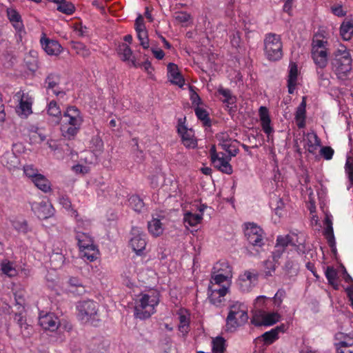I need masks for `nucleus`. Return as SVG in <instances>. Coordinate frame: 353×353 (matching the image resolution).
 Masks as SVG:
<instances>
[{"instance_id":"a878e982","label":"nucleus","mask_w":353,"mask_h":353,"mask_svg":"<svg viewBox=\"0 0 353 353\" xmlns=\"http://www.w3.org/2000/svg\"><path fill=\"white\" fill-rule=\"evenodd\" d=\"M312 58L319 68L323 69L325 68L327 64V49L312 51Z\"/></svg>"},{"instance_id":"dca6fc26","label":"nucleus","mask_w":353,"mask_h":353,"mask_svg":"<svg viewBox=\"0 0 353 353\" xmlns=\"http://www.w3.org/2000/svg\"><path fill=\"white\" fill-rule=\"evenodd\" d=\"M6 14L16 32L19 34L22 32H25L24 25L20 14L13 8H8Z\"/></svg>"},{"instance_id":"f03ea898","label":"nucleus","mask_w":353,"mask_h":353,"mask_svg":"<svg viewBox=\"0 0 353 353\" xmlns=\"http://www.w3.org/2000/svg\"><path fill=\"white\" fill-rule=\"evenodd\" d=\"M77 316L83 323H88L94 327L100 325L101 319L99 314V305L93 300H84L77 303Z\"/></svg>"},{"instance_id":"6e6d98bb","label":"nucleus","mask_w":353,"mask_h":353,"mask_svg":"<svg viewBox=\"0 0 353 353\" xmlns=\"http://www.w3.org/2000/svg\"><path fill=\"white\" fill-rule=\"evenodd\" d=\"M179 330L181 332L188 333L190 327V319L188 316L183 314L179 315Z\"/></svg>"},{"instance_id":"9d476101","label":"nucleus","mask_w":353,"mask_h":353,"mask_svg":"<svg viewBox=\"0 0 353 353\" xmlns=\"http://www.w3.org/2000/svg\"><path fill=\"white\" fill-rule=\"evenodd\" d=\"M130 234V245L137 255H141L147 244L146 234L137 226L132 228Z\"/></svg>"},{"instance_id":"412c9836","label":"nucleus","mask_w":353,"mask_h":353,"mask_svg":"<svg viewBox=\"0 0 353 353\" xmlns=\"http://www.w3.org/2000/svg\"><path fill=\"white\" fill-rule=\"evenodd\" d=\"M46 112L49 117H51L54 123L59 124L61 121L63 114L61 108L55 100L50 101L46 106Z\"/></svg>"},{"instance_id":"6ab92c4d","label":"nucleus","mask_w":353,"mask_h":353,"mask_svg":"<svg viewBox=\"0 0 353 353\" xmlns=\"http://www.w3.org/2000/svg\"><path fill=\"white\" fill-rule=\"evenodd\" d=\"M285 330V325L282 324L276 326V327L270 330V331L264 332L261 339L263 340L265 345H271L279 339V334L284 332Z\"/></svg>"},{"instance_id":"f257e3e1","label":"nucleus","mask_w":353,"mask_h":353,"mask_svg":"<svg viewBox=\"0 0 353 353\" xmlns=\"http://www.w3.org/2000/svg\"><path fill=\"white\" fill-rule=\"evenodd\" d=\"M83 121V116L78 108L68 106L59 123L61 135L65 139L73 140L79 132Z\"/></svg>"},{"instance_id":"0e129e2a","label":"nucleus","mask_w":353,"mask_h":353,"mask_svg":"<svg viewBox=\"0 0 353 353\" xmlns=\"http://www.w3.org/2000/svg\"><path fill=\"white\" fill-rule=\"evenodd\" d=\"M238 285L240 290L242 292H249L251 290L252 288L254 286L251 283L247 281L244 279L239 276L238 279Z\"/></svg>"},{"instance_id":"cd10ccee","label":"nucleus","mask_w":353,"mask_h":353,"mask_svg":"<svg viewBox=\"0 0 353 353\" xmlns=\"http://www.w3.org/2000/svg\"><path fill=\"white\" fill-rule=\"evenodd\" d=\"M32 182L38 189L44 193H48L52 190L50 181L43 174H39Z\"/></svg>"},{"instance_id":"7ed1b4c3","label":"nucleus","mask_w":353,"mask_h":353,"mask_svg":"<svg viewBox=\"0 0 353 353\" xmlns=\"http://www.w3.org/2000/svg\"><path fill=\"white\" fill-rule=\"evenodd\" d=\"M331 64L338 79L343 80L347 77L352 70V58L345 46H342L334 52Z\"/></svg>"},{"instance_id":"09e8293b","label":"nucleus","mask_w":353,"mask_h":353,"mask_svg":"<svg viewBox=\"0 0 353 353\" xmlns=\"http://www.w3.org/2000/svg\"><path fill=\"white\" fill-rule=\"evenodd\" d=\"M270 207L274 211V213L278 216L281 217L283 215L284 203L280 198H276L270 202Z\"/></svg>"},{"instance_id":"4468645a","label":"nucleus","mask_w":353,"mask_h":353,"mask_svg":"<svg viewBox=\"0 0 353 353\" xmlns=\"http://www.w3.org/2000/svg\"><path fill=\"white\" fill-rule=\"evenodd\" d=\"M61 81V77L59 74L49 73L44 81L45 88L47 90H52V92L57 97H63L65 92L63 90H58L57 88Z\"/></svg>"},{"instance_id":"4d7b16f0","label":"nucleus","mask_w":353,"mask_h":353,"mask_svg":"<svg viewBox=\"0 0 353 353\" xmlns=\"http://www.w3.org/2000/svg\"><path fill=\"white\" fill-rule=\"evenodd\" d=\"M59 203L67 210H71L72 215L75 217L78 216V212L72 208V203L67 196H61L59 198Z\"/></svg>"},{"instance_id":"39448f33","label":"nucleus","mask_w":353,"mask_h":353,"mask_svg":"<svg viewBox=\"0 0 353 353\" xmlns=\"http://www.w3.org/2000/svg\"><path fill=\"white\" fill-rule=\"evenodd\" d=\"M159 302L157 295L141 294L135 302L134 316L141 320L148 319L155 312V307Z\"/></svg>"},{"instance_id":"e2e57ef3","label":"nucleus","mask_w":353,"mask_h":353,"mask_svg":"<svg viewBox=\"0 0 353 353\" xmlns=\"http://www.w3.org/2000/svg\"><path fill=\"white\" fill-rule=\"evenodd\" d=\"M219 145L221 147L223 150L228 152L229 154L232 157H235L239 152L238 148L232 146L228 142H223V143L219 144Z\"/></svg>"},{"instance_id":"69168bd1","label":"nucleus","mask_w":353,"mask_h":353,"mask_svg":"<svg viewBox=\"0 0 353 353\" xmlns=\"http://www.w3.org/2000/svg\"><path fill=\"white\" fill-rule=\"evenodd\" d=\"M266 300L267 297L265 296H257L254 302V310H264L263 308Z\"/></svg>"},{"instance_id":"774afa93","label":"nucleus","mask_w":353,"mask_h":353,"mask_svg":"<svg viewBox=\"0 0 353 353\" xmlns=\"http://www.w3.org/2000/svg\"><path fill=\"white\" fill-rule=\"evenodd\" d=\"M327 44V41L322 40V39H314L312 41V51L313 50H326L325 46Z\"/></svg>"},{"instance_id":"f3484780","label":"nucleus","mask_w":353,"mask_h":353,"mask_svg":"<svg viewBox=\"0 0 353 353\" xmlns=\"http://www.w3.org/2000/svg\"><path fill=\"white\" fill-rule=\"evenodd\" d=\"M168 77L172 84L182 88L185 83V79L179 70L177 65L173 63H168L167 66Z\"/></svg>"},{"instance_id":"c756f323","label":"nucleus","mask_w":353,"mask_h":353,"mask_svg":"<svg viewBox=\"0 0 353 353\" xmlns=\"http://www.w3.org/2000/svg\"><path fill=\"white\" fill-rule=\"evenodd\" d=\"M293 241H290L291 246L293 247L295 250L299 254H303L305 251V239L304 236H299L296 233H290V239Z\"/></svg>"},{"instance_id":"c03bdc74","label":"nucleus","mask_w":353,"mask_h":353,"mask_svg":"<svg viewBox=\"0 0 353 353\" xmlns=\"http://www.w3.org/2000/svg\"><path fill=\"white\" fill-rule=\"evenodd\" d=\"M72 48L77 54L83 58L88 57L90 55V50L83 43L73 42L72 43Z\"/></svg>"},{"instance_id":"e433bc0d","label":"nucleus","mask_w":353,"mask_h":353,"mask_svg":"<svg viewBox=\"0 0 353 353\" xmlns=\"http://www.w3.org/2000/svg\"><path fill=\"white\" fill-rule=\"evenodd\" d=\"M203 219V215L199 214H194L190 212H187L184 214L183 221L185 225H188L191 227L197 225Z\"/></svg>"},{"instance_id":"bb28decb","label":"nucleus","mask_w":353,"mask_h":353,"mask_svg":"<svg viewBox=\"0 0 353 353\" xmlns=\"http://www.w3.org/2000/svg\"><path fill=\"white\" fill-rule=\"evenodd\" d=\"M76 239L78 242L79 250L84 248L86 246L94 245L93 239L90 236L88 233L83 232L79 230V227L77 228Z\"/></svg>"},{"instance_id":"603ef678","label":"nucleus","mask_w":353,"mask_h":353,"mask_svg":"<svg viewBox=\"0 0 353 353\" xmlns=\"http://www.w3.org/2000/svg\"><path fill=\"white\" fill-rule=\"evenodd\" d=\"M14 228L20 233L26 234L30 231L29 226L26 220H17L13 221Z\"/></svg>"},{"instance_id":"3c124183","label":"nucleus","mask_w":353,"mask_h":353,"mask_svg":"<svg viewBox=\"0 0 353 353\" xmlns=\"http://www.w3.org/2000/svg\"><path fill=\"white\" fill-rule=\"evenodd\" d=\"M231 276L219 274V273H212V278L210 280L211 285H220L224 282L228 283L229 280L231 279Z\"/></svg>"},{"instance_id":"de8ad7c7","label":"nucleus","mask_w":353,"mask_h":353,"mask_svg":"<svg viewBox=\"0 0 353 353\" xmlns=\"http://www.w3.org/2000/svg\"><path fill=\"white\" fill-rule=\"evenodd\" d=\"M265 321V311L264 310H254L252 317L251 319V323L256 327L263 326V321Z\"/></svg>"},{"instance_id":"5701e85b","label":"nucleus","mask_w":353,"mask_h":353,"mask_svg":"<svg viewBox=\"0 0 353 353\" xmlns=\"http://www.w3.org/2000/svg\"><path fill=\"white\" fill-rule=\"evenodd\" d=\"M290 241H293L290 239V234L282 236H278L276 238V251L274 252V258L279 257L280 255L284 252L285 248L288 246H291Z\"/></svg>"},{"instance_id":"aec40b11","label":"nucleus","mask_w":353,"mask_h":353,"mask_svg":"<svg viewBox=\"0 0 353 353\" xmlns=\"http://www.w3.org/2000/svg\"><path fill=\"white\" fill-rule=\"evenodd\" d=\"M259 113L261 128L266 134L270 135L273 132L274 130L271 126V119L269 115L268 109L265 106H261L259 108Z\"/></svg>"},{"instance_id":"7c9ffc66","label":"nucleus","mask_w":353,"mask_h":353,"mask_svg":"<svg viewBox=\"0 0 353 353\" xmlns=\"http://www.w3.org/2000/svg\"><path fill=\"white\" fill-rule=\"evenodd\" d=\"M306 144L305 147L307 148V151L311 154H314L321 144V141L317 134L314 132L307 133Z\"/></svg>"},{"instance_id":"2f4dec72","label":"nucleus","mask_w":353,"mask_h":353,"mask_svg":"<svg viewBox=\"0 0 353 353\" xmlns=\"http://www.w3.org/2000/svg\"><path fill=\"white\" fill-rule=\"evenodd\" d=\"M340 34L345 41H349L353 36V20L345 19L341 25Z\"/></svg>"},{"instance_id":"79ce46f5","label":"nucleus","mask_w":353,"mask_h":353,"mask_svg":"<svg viewBox=\"0 0 353 353\" xmlns=\"http://www.w3.org/2000/svg\"><path fill=\"white\" fill-rule=\"evenodd\" d=\"M130 206L137 212H142L145 209L143 201L138 195H132L129 199Z\"/></svg>"},{"instance_id":"49530a36","label":"nucleus","mask_w":353,"mask_h":353,"mask_svg":"<svg viewBox=\"0 0 353 353\" xmlns=\"http://www.w3.org/2000/svg\"><path fill=\"white\" fill-rule=\"evenodd\" d=\"M281 319V315L278 312H266L265 311V321L263 326H271Z\"/></svg>"},{"instance_id":"ea45409f","label":"nucleus","mask_w":353,"mask_h":353,"mask_svg":"<svg viewBox=\"0 0 353 353\" xmlns=\"http://www.w3.org/2000/svg\"><path fill=\"white\" fill-rule=\"evenodd\" d=\"M326 228L324 231V235L325 236L327 243L331 248L335 245L334 230L332 228V222L329 219H325Z\"/></svg>"},{"instance_id":"0eeeda50","label":"nucleus","mask_w":353,"mask_h":353,"mask_svg":"<svg viewBox=\"0 0 353 353\" xmlns=\"http://www.w3.org/2000/svg\"><path fill=\"white\" fill-rule=\"evenodd\" d=\"M185 117L178 119L177 132L185 148L194 149L197 147V139L195 137L194 131L185 125Z\"/></svg>"},{"instance_id":"4c0bfd02","label":"nucleus","mask_w":353,"mask_h":353,"mask_svg":"<svg viewBox=\"0 0 353 353\" xmlns=\"http://www.w3.org/2000/svg\"><path fill=\"white\" fill-rule=\"evenodd\" d=\"M212 350L213 353H224L226 350V341L222 336H216L212 339Z\"/></svg>"},{"instance_id":"a19ab883","label":"nucleus","mask_w":353,"mask_h":353,"mask_svg":"<svg viewBox=\"0 0 353 353\" xmlns=\"http://www.w3.org/2000/svg\"><path fill=\"white\" fill-rule=\"evenodd\" d=\"M325 277L328 281L330 285H331L334 289L337 290L339 285L336 282L337 272L332 266H327L325 272Z\"/></svg>"},{"instance_id":"c9c22d12","label":"nucleus","mask_w":353,"mask_h":353,"mask_svg":"<svg viewBox=\"0 0 353 353\" xmlns=\"http://www.w3.org/2000/svg\"><path fill=\"white\" fill-rule=\"evenodd\" d=\"M80 252L82 257L90 262L95 261L99 255V250L95 245L81 248Z\"/></svg>"},{"instance_id":"1a4fd4ad","label":"nucleus","mask_w":353,"mask_h":353,"mask_svg":"<svg viewBox=\"0 0 353 353\" xmlns=\"http://www.w3.org/2000/svg\"><path fill=\"white\" fill-rule=\"evenodd\" d=\"M210 155L212 163L214 168L227 174L232 173V167L229 163L230 158L225 157V154L222 152L218 153L215 145H212L210 148Z\"/></svg>"},{"instance_id":"f704fd0d","label":"nucleus","mask_w":353,"mask_h":353,"mask_svg":"<svg viewBox=\"0 0 353 353\" xmlns=\"http://www.w3.org/2000/svg\"><path fill=\"white\" fill-rule=\"evenodd\" d=\"M212 273H219L232 277V267L229 265L228 262L225 261H220L214 265Z\"/></svg>"},{"instance_id":"473e14b6","label":"nucleus","mask_w":353,"mask_h":353,"mask_svg":"<svg viewBox=\"0 0 353 353\" xmlns=\"http://www.w3.org/2000/svg\"><path fill=\"white\" fill-rule=\"evenodd\" d=\"M148 228L149 232L154 236H159L163 232L162 223L160 219L157 218H153L148 222Z\"/></svg>"},{"instance_id":"13d9d810","label":"nucleus","mask_w":353,"mask_h":353,"mask_svg":"<svg viewBox=\"0 0 353 353\" xmlns=\"http://www.w3.org/2000/svg\"><path fill=\"white\" fill-rule=\"evenodd\" d=\"M240 277L244 279L247 281H249L252 285H255L258 281V274L255 270H246L243 274L239 276Z\"/></svg>"},{"instance_id":"338daca9","label":"nucleus","mask_w":353,"mask_h":353,"mask_svg":"<svg viewBox=\"0 0 353 353\" xmlns=\"http://www.w3.org/2000/svg\"><path fill=\"white\" fill-rule=\"evenodd\" d=\"M285 295V292L283 289H280L277 291V292L275 294L274 296L273 297V301L275 306L277 307H279L283 302V299Z\"/></svg>"},{"instance_id":"6e6552de","label":"nucleus","mask_w":353,"mask_h":353,"mask_svg":"<svg viewBox=\"0 0 353 353\" xmlns=\"http://www.w3.org/2000/svg\"><path fill=\"white\" fill-rule=\"evenodd\" d=\"M245 236L248 243L254 247L261 248L264 244V232L254 223L245 224Z\"/></svg>"},{"instance_id":"b1692460","label":"nucleus","mask_w":353,"mask_h":353,"mask_svg":"<svg viewBox=\"0 0 353 353\" xmlns=\"http://www.w3.org/2000/svg\"><path fill=\"white\" fill-rule=\"evenodd\" d=\"M19 99V108L21 113L28 116L32 113V101L23 92H18L15 95Z\"/></svg>"},{"instance_id":"8fccbe9b","label":"nucleus","mask_w":353,"mask_h":353,"mask_svg":"<svg viewBox=\"0 0 353 353\" xmlns=\"http://www.w3.org/2000/svg\"><path fill=\"white\" fill-rule=\"evenodd\" d=\"M229 286L226 285H210L208 287L209 292H212L216 294L218 296L223 298L228 292Z\"/></svg>"},{"instance_id":"680f3d73","label":"nucleus","mask_w":353,"mask_h":353,"mask_svg":"<svg viewBox=\"0 0 353 353\" xmlns=\"http://www.w3.org/2000/svg\"><path fill=\"white\" fill-rule=\"evenodd\" d=\"M345 170L349 181L353 183V159L351 157L347 158Z\"/></svg>"},{"instance_id":"37998d69","label":"nucleus","mask_w":353,"mask_h":353,"mask_svg":"<svg viewBox=\"0 0 353 353\" xmlns=\"http://www.w3.org/2000/svg\"><path fill=\"white\" fill-rule=\"evenodd\" d=\"M30 140L34 143H41L46 140V136L41 130L35 126H32L30 129Z\"/></svg>"},{"instance_id":"4be33fe9","label":"nucleus","mask_w":353,"mask_h":353,"mask_svg":"<svg viewBox=\"0 0 353 353\" xmlns=\"http://www.w3.org/2000/svg\"><path fill=\"white\" fill-rule=\"evenodd\" d=\"M298 66L296 63L290 62L288 79V88L290 94H293L297 84Z\"/></svg>"},{"instance_id":"ddd939ff","label":"nucleus","mask_w":353,"mask_h":353,"mask_svg":"<svg viewBox=\"0 0 353 353\" xmlns=\"http://www.w3.org/2000/svg\"><path fill=\"white\" fill-rule=\"evenodd\" d=\"M14 321L20 328V332L24 338H30L33 334V327L27 322L26 314L23 312H16Z\"/></svg>"},{"instance_id":"9b49d317","label":"nucleus","mask_w":353,"mask_h":353,"mask_svg":"<svg viewBox=\"0 0 353 353\" xmlns=\"http://www.w3.org/2000/svg\"><path fill=\"white\" fill-rule=\"evenodd\" d=\"M31 209L39 219H46L52 216L54 211L52 204L44 201L32 203Z\"/></svg>"},{"instance_id":"393cba45","label":"nucleus","mask_w":353,"mask_h":353,"mask_svg":"<svg viewBox=\"0 0 353 353\" xmlns=\"http://www.w3.org/2000/svg\"><path fill=\"white\" fill-rule=\"evenodd\" d=\"M117 52L123 61H130L133 66L137 67L136 61L132 57V50L128 45L125 43L119 44Z\"/></svg>"},{"instance_id":"2eb2a0df","label":"nucleus","mask_w":353,"mask_h":353,"mask_svg":"<svg viewBox=\"0 0 353 353\" xmlns=\"http://www.w3.org/2000/svg\"><path fill=\"white\" fill-rule=\"evenodd\" d=\"M39 323L43 329L54 332L58 329L59 321L58 317L54 314L46 313L39 316Z\"/></svg>"},{"instance_id":"052dcab7","label":"nucleus","mask_w":353,"mask_h":353,"mask_svg":"<svg viewBox=\"0 0 353 353\" xmlns=\"http://www.w3.org/2000/svg\"><path fill=\"white\" fill-rule=\"evenodd\" d=\"M74 31L79 37H86L89 32L88 28L79 22L74 24Z\"/></svg>"},{"instance_id":"a18cd8bd","label":"nucleus","mask_w":353,"mask_h":353,"mask_svg":"<svg viewBox=\"0 0 353 353\" xmlns=\"http://www.w3.org/2000/svg\"><path fill=\"white\" fill-rule=\"evenodd\" d=\"M57 4V10L59 12L64 13L65 14H72L75 10L74 5L72 3L67 1L65 0L60 1Z\"/></svg>"},{"instance_id":"423d86ee","label":"nucleus","mask_w":353,"mask_h":353,"mask_svg":"<svg viewBox=\"0 0 353 353\" xmlns=\"http://www.w3.org/2000/svg\"><path fill=\"white\" fill-rule=\"evenodd\" d=\"M264 54L271 61H276L283 57V43L281 36L276 33H267L263 40Z\"/></svg>"},{"instance_id":"bf43d9fd","label":"nucleus","mask_w":353,"mask_h":353,"mask_svg":"<svg viewBox=\"0 0 353 353\" xmlns=\"http://www.w3.org/2000/svg\"><path fill=\"white\" fill-rule=\"evenodd\" d=\"M1 270L3 274L10 277L14 276L17 274L16 270L13 268L12 264L10 262H3L1 263Z\"/></svg>"},{"instance_id":"f8f14e48","label":"nucleus","mask_w":353,"mask_h":353,"mask_svg":"<svg viewBox=\"0 0 353 353\" xmlns=\"http://www.w3.org/2000/svg\"><path fill=\"white\" fill-rule=\"evenodd\" d=\"M218 94L222 97L220 100L225 105V110L229 114L236 111V97L234 95L232 91L228 88L220 86L217 90Z\"/></svg>"},{"instance_id":"c85d7f7f","label":"nucleus","mask_w":353,"mask_h":353,"mask_svg":"<svg viewBox=\"0 0 353 353\" xmlns=\"http://www.w3.org/2000/svg\"><path fill=\"white\" fill-rule=\"evenodd\" d=\"M335 345L336 353H353V337L349 335Z\"/></svg>"},{"instance_id":"20e7f679","label":"nucleus","mask_w":353,"mask_h":353,"mask_svg":"<svg viewBox=\"0 0 353 353\" xmlns=\"http://www.w3.org/2000/svg\"><path fill=\"white\" fill-rule=\"evenodd\" d=\"M248 320L246 307L243 303L236 302L229 307V312L226 318L225 330L235 332L238 327L244 325Z\"/></svg>"},{"instance_id":"a211bd4d","label":"nucleus","mask_w":353,"mask_h":353,"mask_svg":"<svg viewBox=\"0 0 353 353\" xmlns=\"http://www.w3.org/2000/svg\"><path fill=\"white\" fill-rule=\"evenodd\" d=\"M41 46L49 55H58L61 52V46L58 41L46 38L45 35L40 40Z\"/></svg>"},{"instance_id":"72a5a7b5","label":"nucleus","mask_w":353,"mask_h":353,"mask_svg":"<svg viewBox=\"0 0 353 353\" xmlns=\"http://www.w3.org/2000/svg\"><path fill=\"white\" fill-rule=\"evenodd\" d=\"M305 117H306V110H305V103L304 101H302L301 105L297 108L296 114H295V119L296 121V125L299 128H303L305 126Z\"/></svg>"},{"instance_id":"58836bf2","label":"nucleus","mask_w":353,"mask_h":353,"mask_svg":"<svg viewBox=\"0 0 353 353\" xmlns=\"http://www.w3.org/2000/svg\"><path fill=\"white\" fill-rule=\"evenodd\" d=\"M195 114L199 120L202 121L203 125L206 127H210L212 125L211 119L206 110L200 107L194 109Z\"/></svg>"},{"instance_id":"5fc2aeb1","label":"nucleus","mask_w":353,"mask_h":353,"mask_svg":"<svg viewBox=\"0 0 353 353\" xmlns=\"http://www.w3.org/2000/svg\"><path fill=\"white\" fill-rule=\"evenodd\" d=\"M23 172L27 177H28L31 181L35 179L37 175L40 173L39 172L38 169L34 167L33 165H26L23 167Z\"/></svg>"},{"instance_id":"864d4df0","label":"nucleus","mask_w":353,"mask_h":353,"mask_svg":"<svg viewBox=\"0 0 353 353\" xmlns=\"http://www.w3.org/2000/svg\"><path fill=\"white\" fill-rule=\"evenodd\" d=\"M137 38L140 41V45L144 49H148L150 47L149 39L147 30L136 31Z\"/></svg>"}]
</instances>
